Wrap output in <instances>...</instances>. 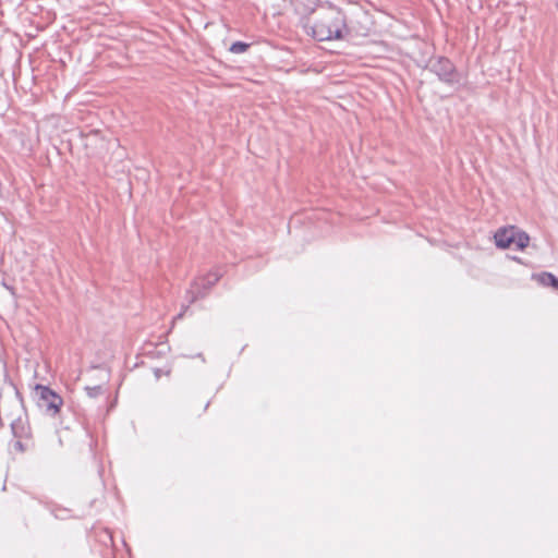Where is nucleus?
I'll return each instance as SVG.
<instances>
[{"mask_svg": "<svg viewBox=\"0 0 558 558\" xmlns=\"http://www.w3.org/2000/svg\"><path fill=\"white\" fill-rule=\"evenodd\" d=\"M314 38L319 41L342 40L348 38L350 29L344 12L332 4H328L319 13V17L312 26Z\"/></svg>", "mask_w": 558, "mask_h": 558, "instance_id": "nucleus-1", "label": "nucleus"}, {"mask_svg": "<svg viewBox=\"0 0 558 558\" xmlns=\"http://www.w3.org/2000/svg\"><path fill=\"white\" fill-rule=\"evenodd\" d=\"M494 239L496 246L499 248L514 247L517 250H523L530 242L529 234L513 226L498 229Z\"/></svg>", "mask_w": 558, "mask_h": 558, "instance_id": "nucleus-2", "label": "nucleus"}, {"mask_svg": "<svg viewBox=\"0 0 558 558\" xmlns=\"http://www.w3.org/2000/svg\"><path fill=\"white\" fill-rule=\"evenodd\" d=\"M37 404L47 414L54 416L63 404L62 398L47 386L36 385Z\"/></svg>", "mask_w": 558, "mask_h": 558, "instance_id": "nucleus-3", "label": "nucleus"}, {"mask_svg": "<svg viewBox=\"0 0 558 558\" xmlns=\"http://www.w3.org/2000/svg\"><path fill=\"white\" fill-rule=\"evenodd\" d=\"M221 277V272L219 270H215L209 272L204 277L197 278L190 291H187L189 303L192 304L198 299H202L206 295L207 291L215 286Z\"/></svg>", "mask_w": 558, "mask_h": 558, "instance_id": "nucleus-4", "label": "nucleus"}, {"mask_svg": "<svg viewBox=\"0 0 558 558\" xmlns=\"http://www.w3.org/2000/svg\"><path fill=\"white\" fill-rule=\"evenodd\" d=\"M432 71L445 83L453 84L459 82V74L452 62L447 58H439L433 62Z\"/></svg>", "mask_w": 558, "mask_h": 558, "instance_id": "nucleus-5", "label": "nucleus"}, {"mask_svg": "<svg viewBox=\"0 0 558 558\" xmlns=\"http://www.w3.org/2000/svg\"><path fill=\"white\" fill-rule=\"evenodd\" d=\"M537 281L545 286V287H553V284L556 282V277L550 272H542L536 276Z\"/></svg>", "mask_w": 558, "mask_h": 558, "instance_id": "nucleus-6", "label": "nucleus"}, {"mask_svg": "<svg viewBox=\"0 0 558 558\" xmlns=\"http://www.w3.org/2000/svg\"><path fill=\"white\" fill-rule=\"evenodd\" d=\"M248 48H250L248 44L243 43V41H235L230 46L229 51L232 53H235V54H240V53L245 52Z\"/></svg>", "mask_w": 558, "mask_h": 558, "instance_id": "nucleus-7", "label": "nucleus"}, {"mask_svg": "<svg viewBox=\"0 0 558 558\" xmlns=\"http://www.w3.org/2000/svg\"><path fill=\"white\" fill-rule=\"evenodd\" d=\"M86 391L89 397L94 398V397H97L101 392V387L100 386L86 387Z\"/></svg>", "mask_w": 558, "mask_h": 558, "instance_id": "nucleus-8", "label": "nucleus"}, {"mask_svg": "<svg viewBox=\"0 0 558 558\" xmlns=\"http://www.w3.org/2000/svg\"><path fill=\"white\" fill-rule=\"evenodd\" d=\"M186 308H187V306H184V307H183V310H182V312H181V313H179V314L175 316V318H174V319H181V318L183 317L184 312H185V310H186Z\"/></svg>", "mask_w": 558, "mask_h": 558, "instance_id": "nucleus-9", "label": "nucleus"}, {"mask_svg": "<svg viewBox=\"0 0 558 558\" xmlns=\"http://www.w3.org/2000/svg\"><path fill=\"white\" fill-rule=\"evenodd\" d=\"M556 282L553 284V288L557 289L558 290V278L556 277Z\"/></svg>", "mask_w": 558, "mask_h": 558, "instance_id": "nucleus-10", "label": "nucleus"}, {"mask_svg": "<svg viewBox=\"0 0 558 558\" xmlns=\"http://www.w3.org/2000/svg\"><path fill=\"white\" fill-rule=\"evenodd\" d=\"M17 448L22 447V444L20 441L16 442Z\"/></svg>", "mask_w": 558, "mask_h": 558, "instance_id": "nucleus-11", "label": "nucleus"}]
</instances>
